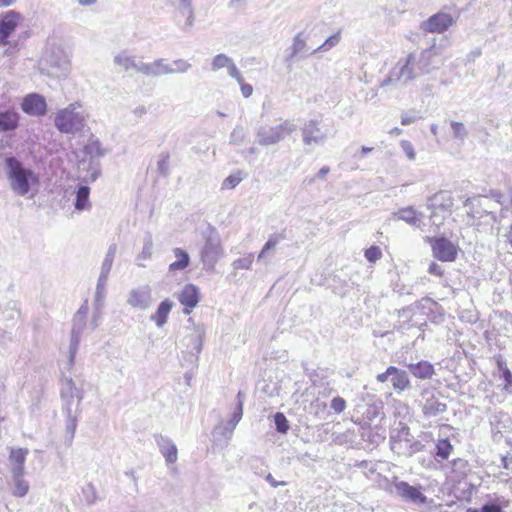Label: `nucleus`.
Returning a JSON list of instances; mask_svg holds the SVG:
<instances>
[{"label": "nucleus", "instance_id": "f257e3e1", "mask_svg": "<svg viewBox=\"0 0 512 512\" xmlns=\"http://www.w3.org/2000/svg\"><path fill=\"white\" fill-rule=\"evenodd\" d=\"M6 162L10 168V185L18 195H26L30 187L39 184L38 176L32 170L24 168L17 158L8 157Z\"/></svg>", "mask_w": 512, "mask_h": 512}, {"label": "nucleus", "instance_id": "f03ea898", "mask_svg": "<svg viewBox=\"0 0 512 512\" xmlns=\"http://www.w3.org/2000/svg\"><path fill=\"white\" fill-rule=\"evenodd\" d=\"M433 256L440 261L453 262L458 258L460 247L444 236L428 237Z\"/></svg>", "mask_w": 512, "mask_h": 512}, {"label": "nucleus", "instance_id": "7ed1b4c3", "mask_svg": "<svg viewBox=\"0 0 512 512\" xmlns=\"http://www.w3.org/2000/svg\"><path fill=\"white\" fill-rule=\"evenodd\" d=\"M75 106L60 111L55 118L56 127L64 133H71L83 125L84 118L76 113Z\"/></svg>", "mask_w": 512, "mask_h": 512}, {"label": "nucleus", "instance_id": "20e7f679", "mask_svg": "<svg viewBox=\"0 0 512 512\" xmlns=\"http://www.w3.org/2000/svg\"><path fill=\"white\" fill-rule=\"evenodd\" d=\"M415 61L416 56L414 53L408 54L403 61H398L385 80V83H393V81L401 78L405 80L414 79L416 76L414 68Z\"/></svg>", "mask_w": 512, "mask_h": 512}, {"label": "nucleus", "instance_id": "39448f33", "mask_svg": "<svg viewBox=\"0 0 512 512\" xmlns=\"http://www.w3.org/2000/svg\"><path fill=\"white\" fill-rule=\"evenodd\" d=\"M22 21V17L15 11L4 13L0 17V45L9 44V38Z\"/></svg>", "mask_w": 512, "mask_h": 512}, {"label": "nucleus", "instance_id": "423d86ee", "mask_svg": "<svg viewBox=\"0 0 512 512\" xmlns=\"http://www.w3.org/2000/svg\"><path fill=\"white\" fill-rule=\"evenodd\" d=\"M454 18L447 13H437L428 18L423 24V30L429 33H443L454 24Z\"/></svg>", "mask_w": 512, "mask_h": 512}, {"label": "nucleus", "instance_id": "0eeeda50", "mask_svg": "<svg viewBox=\"0 0 512 512\" xmlns=\"http://www.w3.org/2000/svg\"><path fill=\"white\" fill-rule=\"evenodd\" d=\"M20 108L27 115L43 116L47 111V104L44 97L32 93L23 98Z\"/></svg>", "mask_w": 512, "mask_h": 512}, {"label": "nucleus", "instance_id": "6e6552de", "mask_svg": "<svg viewBox=\"0 0 512 512\" xmlns=\"http://www.w3.org/2000/svg\"><path fill=\"white\" fill-rule=\"evenodd\" d=\"M199 288L194 284H187L178 295L179 302L184 306V313L189 315L199 305Z\"/></svg>", "mask_w": 512, "mask_h": 512}, {"label": "nucleus", "instance_id": "1a4fd4ad", "mask_svg": "<svg viewBox=\"0 0 512 512\" xmlns=\"http://www.w3.org/2000/svg\"><path fill=\"white\" fill-rule=\"evenodd\" d=\"M397 495L405 500L425 503L426 496L421 492L420 487H414L409 485L407 482L399 481L394 484Z\"/></svg>", "mask_w": 512, "mask_h": 512}, {"label": "nucleus", "instance_id": "9d476101", "mask_svg": "<svg viewBox=\"0 0 512 512\" xmlns=\"http://www.w3.org/2000/svg\"><path fill=\"white\" fill-rule=\"evenodd\" d=\"M303 142L306 145L319 144L324 135L321 133L316 121H309L302 129Z\"/></svg>", "mask_w": 512, "mask_h": 512}, {"label": "nucleus", "instance_id": "9b49d317", "mask_svg": "<svg viewBox=\"0 0 512 512\" xmlns=\"http://www.w3.org/2000/svg\"><path fill=\"white\" fill-rule=\"evenodd\" d=\"M27 448H12L9 461L12 465V473L24 472V463L28 455Z\"/></svg>", "mask_w": 512, "mask_h": 512}, {"label": "nucleus", "instance_id": "f8f14e48", "mask_svg": "<svg viewBox=\"0 0 512 512\" xmlns=\"http://www.w3.org/2000/svg\"><path fill=\"white\" fill-rule=\"evenodd\" d=\"M388 373H391V382L395 390L404 391L409 388L410 380L405 371L390 366L388 367Z\"/></svg>", "mask_w": 512, "mask_h": 512}, {"label": "nucleus", "instance_id": "ddd939ff", "mask_svg": "<svg viewBox=\"0 0 512 512\" xmlns=\"http://www.w3.org/2000/svg\"><path fill=\"white\" fill-rule=\"evenodd\" d=\"M172 308L173 302L170 299L163 300L159 304L156 312L151 316V320L154 321L158 327L164 326Z\"/></svg>", "mask_w": 512, "mask_h": 512}, {"label": "nucleus", "instance_id": "4468645a", "mask_svg": "<svg viewBox=\"0 0 512 512\" xmlns=\"http://www.w3.org/2000/svg\"><path fill=\"white\" fill-rule=\"evenodd\" d=\"M409 370L415 378L422 380L432 378L435 373L433 365L427 362V360H421L415 365H410Z\"/></svg>", "mask_w": 512, "mask_h": 512}, {"label": "nucleus", "instance_id": "2eb2a0df", "mask_svg": "<svg viewBox=\"0 0 512 512\" xmlns=\"http://www.w3.org/2000/svg\"><path fill=\"white\" fill-rule=\"evenodd\" d=\"M19 127V115L15 111L0 112V132L13 131Z\"/></svg>", "mask_w": 512, "mask_h": 512}, {"label": "nucleus", "instance_id": "dca6fc26", "mask_svg": "<svg viewBox=\"0 0 512 512\" xmlns=\"http://www.w3.org/2000/svg\"><path fill=\"white\" fill-rule=\"evenodd\" d=\"M447 410V405L439 401L438 398L432 396L428 398L422 407V412L426 417H434Z\"/></svg>", "mask_w": 512, "mask_h": 512}, {"label": "nucleus", "instance_id": "f3484780", "mask_svg": "<svg viewBox=\"0 0 512 512\" xmlns=\"http://www.w3.org/2000/svg\"><path fill=\"white\" fill-rule=\"evenodd\" d=\"M176 260L169 265L171 271H184L190 265L189 253L180 247L173 250Z\"/></svg>", "mask_w": 512, "mask_h": 512}, {"label": "nucleus", "instance_id": "a211bd4d", "mask_svg": "<svg viewBox=\"0 0 512 512\" xmlns=\"http://www.w3.org/2000/svg\"><path fill=\"white\" fill-rule=\"evenodd\" d=\"M127 302L133 308L145 309L148 306V294L141 290H132L127 298Z\"/></svg>", "mask_w": 512, "mask_h": 512}, {"label": "nucleus", "instance_id": "6ab92c4d", "mask_svg": "<svg viewBox=\"0 0 512 512\" xmlns=\"http://www.w3.org/2000/svg\"><path fill=\"white\" fill-rule=\"evenodd\" d=\"M24 472L18 471V473H12V479H14V490L12 494L16 497H23L28 493L29 485L23 479Z\"/></svg>", "mask_w": 512, "mask_h": 512}, {"label": "nucleus", "instance_id": "aec40b11", "mask_svg": "<svg viewBox=\"0 0 512 512\" xmlns=\"http://www.w3.org/2000/svg\"><path fill=\"white\" fill-rule=\"evenodd\" d=\"M396 216L398 219L403 220L410 225H416L421 220V214L412 207H406L398 210Z\"/></svg>", "mask_w": 512, "mask_h": 512}, {"label": "nucleus", "instance_id": "412c9836", "mask_svg": "<svg viewBox=\"0 0 512 512\" xmlns=\"http://www.w3.org/2000/svg\"><path fill=\"white\" fill-rule=\"evenodd\" d=\"M453 444L448 438H440L436 443V457L447 460L453 453Z\"/></svg>", "mask_w": 512, "mask_h": 512}, {"label": "nucleus", "instance_id": "4be33fe9", "mask_svg": "<svg viewBox=\"0 0 512 512\" xmlns=\"http://www.w3.org/2000/svg\"><path fill=\"white\" fill-rule=\"evenodd\" d=\"M160 451L167 463L174 464L177 461L178 450L172 441H164L160 446Z\"/></svg>", "mask_w": 512, "mask_h": 512}, {"label": "nucleus", "instance_id": "5701e85b", "mask_svg": "<svg viewBox=\"0 0 512 512\" xmlns=\"http://www.w3.org/2000/svg\"><path fill=\"white\" fill-rule=\"evenodd\" d=\"M90 188L82 186L79 188L76 195L75 208L79 211L90 209L91 203L89 201Z\"/></svg>", "mask_w": 512, "mask_h": 512}, {"label": "nucleus", "instance_id": "b1692460", "mask_svg": "<svg viewBox=\"0 0 512 512\" xmlns=\"http://www.w3.org/2000/svg\"><path fill=\"white\" fill-rule=\"evenodd\" d=\"M437 52L435 50V46H432L428 49H425L420 54V62L422 66L420 67L421 73H427L430 70V64L433 58L436 56Z\"/></svg>", "mask_w": 512, "mask_h": 512}, {"label": "nucleus", "instance_id": "393cba45", "mask_svg": "<svg viewBox=\"0 0 512 512\" xmlns=\"http://www.w3.org/2000/svg\"><path fill=\"white\" fill-rule=\"evenodd\" d=\"M289 131H290V128H288L285 124L279 125L278 127H276L274 129V132L270 137L265 138L263 140V143H265V144L276 143L279 140H281L285 136V134L289 133Z\"/></svg>", "mask_w": 512, "mask_h": 512}, {"label": "nucleus", "instance_id": "a878e982", "mask_svg": "<svg viewBox=\"0 0 512 512\" xmlns=\"http://www.w3.org/2000/svg\"><path fill=\"white\" fill-rule=\"evenodd\" d=\"M243 179L242 172L240 170L234 174H230L222 183L223 190H232L238 186Z\"/></svg>", "mask_w": 512, "mask_h": 512}, {"label": "nucleus", "instance_id": "bb28decb", "mask_svg": "<svg viewBox=\"0 0 512 512\" xmlns=\"http://www.w3.org/2000/svg\"><path fill=\"white\" fill-rule=\"evenodd\" d=\"M254 261V255L249 253L243 257H240L233 261V267L235 269H251Z\"/></svg>", "mask_w": 512, "mask_h": 512}, {"label": "nucleus", "instance_id": "cd10ccee", "mask_svg": "<svg viewBox=\"0 0 512 512\" xmlns=\"http://www.w3.org/2000/svg\"><path fill=\"white\" fill-rule=\"evenodd\" d=\"M277 429L280 433H287L289 431V420L282 413L278 412L274 416Z\"/></svg>", "mask_w": 512, "mask_h": 512}, {"label": "nucleus", "instance_id": "c85d7f7f", "mask_svg": "<svg viewBox=\"0 0 512 512\" xmlns=\"http://www.w3.org/2000/svg\"><path fill=\"white\" fill-rule=\"evenodd\" d=\"M232 60L224 54L216 55L212 60V69L217 70L223 67H229Z\"/></svg>", "mask_w": 512, "mask_h": 512}, {"label": "nucleus", "instance_id": "c756f323", "mask_svg": "<svg viewBox=\"0 0 512 512\" xmlns=\"http://www.w3.org/2000/svg\"><path fill=\"white\" fill-rule=\"evenodd\" d=\"M382 256V252L377 245H372L365 250V257L370 262H376Z\"/></svg>", "mask_w": 512, "mask_h": 512}, {"label": "nucleus", "instance_id": "7c9ffc66", "mask_svg": "<svg viewBox=\"0 0 512 512\" xmlns=\"http://www.w3.org/2000/svg\"><path fill=\"white\" fill-rule=\"evenodd\" d=\"M498 368L502 373V379L505 382V389H507L509 386L512 385V372L506 365L502 363H498Z\"/></svg>", "mask_w": 512, "mask_h": 512}, {"label": "nucleus", "instance_id": "2f4dec72", "mask_svg": "<svg viewBox=\"0 0 512 512\" xmlns=\"http://www.w3.org/2000/svg\"><path fill=\"white\" fill-rule=\"evenodd\" d=\"M331 408L336 413H342L346 409V401H345V399H343L342 397H339V396L334 397L331 400Z\"/></svg>", "mask_w": 512, "mask_h": 512}, {"label": "nucleus", "instance_id": "473e14b6", "mask_svg": "<svg viewBox=\"0 0 512 512\" xmlns=\"http://www.w3.org/2000/svg\"><path fill=\"white\" fill-rule=\"evenodd\" d=\"M428 273L437 277H443L445 272L440 264L435 261H432L428 267Z\"/></svg>", "mask_w": 512, "mask_h": 512}, {"label": "nucleus", "instance_id": "72a5a7b5", "mask_svg": "<svg viewBox=\"0 0 512 512\" xmlns=\"http://www.w3.org/2000/svg\"><path fill=\"white\" fill-rule=\"evenodd\" d=\"M115 62L122 66L124 69H128L132 66H134V63L133 61L131 60L130 57L128 56H125V55H118L115 57Z\"/></svg>", "mask_w": 512, "mask_h": 512}, {"label": "nucleus", "instance_id": "f704fd0d", "mask_svg": "<svg viewBox=\"0 0 512 512\" xmlns=\"http://www.w3.org/2000/svg\"><path fill=\"white\" fill-rule=\"evenodd\" d=\"M228 70L231 77L235 78L238 83H242L243 76L233 62L229 65Z\"/></svg>", "mask_w": 512, "mask_h": 512}, {"label": "nucleus", "instance_id": "c9c22d12", "mask_svg": "<svg viewBox=\"0 0 512 512\" xmlns=\"http://www.w3.org/2000/svg\"><path fill=\"white\" fill-rule=\"evenodd\" d=\"M340 38H341V35L340 33H336L332 36H330L323 44H322V47H324L325 49H329L331 48L332 46L336 45L339 41H340Z\"/></svg>", "mask_w": 512, "mask_h": 512}, {"label": "nucleus", "instance_id": "e433bc0d", "mask_svg": "<svg viewBox=\"0 0 512 512\" xmlns=\"http://www.w3.org/2000/svg\"><path fill=\"white\" fill-rule=\"evenodd\" d=\"M239 85L243 97L248 98L253 94V86L251 84H246L244 78L242 79V83Z\"/></svg>", "mask_w": 512, "mask_h": 512}, {"label": "nucleus", "instance_id": "4c0bfd02", "mask_svg": "<svg viewBox=\"0 0 512 512\" xmlns=\"http://www.w3.org/2000/svg\"><path fill=\"white\" fill-rule=\"evenodd\" d=\"M277 243H278V240H277L276 238H271V239H269V240L266 242V244L264 245V247H263L262 251L259 253V256H258V257H259V258H262V257L265 255V253H266L268 250H270V249L274 248V247L277 245Z\"/></svg>", "mask_w": 512, "mask_h": 512}, {"label": "nucleus", "instance_id": "58836bf2", "mask_svg": "<svg viewBox=\"0 0 512 512\" xmlns=\"http://www.w3.org/2000/svg\"><path fill=\"white\" fill-rule=\"evenodd\" d=\"M480 512H504L498 504H485L481 507Z\"/></svg>", "mask_w": 512, "mask_h": 512}, {"label": "nucleus", "instance_id": "ea45409f", "mask_svg": "<svg viewBox=\"0 0 512 512\" xmlns=\"http://www.w3.org/2000/svg\"><path fill=\"white\" fill-rule=\"evenodd\" d=\"M402 147L406 153V155L410 158V159H414L415 158V151H414V148L412 147V145L408 142V141H403L402 143Z\"/></svg>", "mask_w": 512, "mask_h": 512}, {"label": "nucleus", "instance_id": "a19ab883", "mask_svg": "<svg viewBox=\"0 0 512 512\" xmlns=\"http://www.w3.org/2000/svg\"><path fill=\"white\" fill-rule=\"evenodd\" d=\"M389 376H391V373H388V368H387L385 372L378 374L376 376V380H378L379 383H385Z\"/></svg>", "mask_w": 512, "mask_h": 512}, {"label": "nucleus", "instance_id": "79ce46f5", "mask_svg": "<svg viewBox=\"0 0 512 512\" xmlns=\"http://www.w3.org/2000/svg\"><path fill=\"white\" fill-rule=\"evenodd\" d=\"M328 173H329V167H327V166H323V167H321V168L319 169V171H318V176H319V177H325V176H327V175H328Z\"/></svg>", "mask_w": 512, "mask_h": 512}, {"label": "nucleus", "instance_id": "37998d69", "mask_svg": "<svg viewBox=\"0 0 512 512\" xmlns=\"http://www.w3.org/2000/svg\"><path fill=\"white\" fill-rule=\"evenodd\" d=\"M14 2L15 0H0V7H8Z\"/></svg>", "mask_w": 512, "mask_h": 512}, {"label": "nucleus", "instance_id": "c03bdc74", "mask_svg": "<svg viewBox=\"0 0 512 512\" xmlns=\"http://www.w3.org/2000/svg\"><path fill=\"white\" fill-rule=\"evenodd\" d=\"M506 237H507V241L509 242V244L512 246V224L510 225L509 229H508V232L506 234Z\"/></svg>", "mask_w": 512, "mask_h": 512}, {"label": "nucleus", "instance_id": "a18cd8bd", "mask_svg": "<svg viewBox=\"0 0 512 512\" xmlns=\"http://www.w3.org/2000/svg\"><path fill=\"white\" fill-rule=\"evenodd\" d=\"M82 5H92L96 3V0H79Z\"/></svg>", "mask_w": 512, "mask_h": 512}, {"label": "nucleus", "instance_id": "49530a36", "mask_svg": "<svg viewBox=\"0 0 512 512\" xmlns=\"http://www.w3.org/2000/svg\"><path fill=\"white\" fill-rule=\"evenodd\" d=\"M267 480L275 487L279 485L276 481L272 479V476H268Z\"/></svg>", "mask_w": 512, "mask_h": 512}, {"label": "nucleus", "instance_id": "de8ad7c7", "mask_svg": "<svg viewBox=\"0 0 512 512\" xmlns=\"http://www.w3.org/2000/svg\"><path fill=\"white\" fill-rule=\"evenodd\" d=\"M410 123V120L408 118L402 119L401 124L402 125H408Z\"/></svg>", "mask_w": 512, "mask_h": 512}, {"label": "nucleus", "instance_id": "09e8293b", "mask_svg": "<svg viewBox=\"0 0 512 512\" xmlns=\"http://www.w3.org/2000/svg\"><path fill=\"white\" fill-rule=\"evenodd\" d=\"M242 415V404L240 403L239 405V415H238V418H240Z\"/></svg>", "mask_w": 512, "mask_h": 512}, {"label": "nucleus", "instance_id": "8fccbe9b", "mask_svg": "<svg viewBox=\"0 0 512 512\" xmlns=\"http://www.w3.org/2000/svg\"><path fill=\"white\" fill-rule=\"evenodd\" d=\"M362 150L364 153H367V152L371 151V148L363 147Z\"/></svg>", "mask_w": 512, "mask_h": 512}, {"label": "nucleus", "instance_id": "3c124183", "mask_svg": "<svg viewBox=\"0 0 512 512\" xmlns=\"http://www.w3.org/2000/svg\"><path fill=\"white\" fill-rule=\"evenodd\" d=\"M468 512H480V510L475 509V508H469Z\"/></svg>", "mask_w": 512, "mask_h": 512}, {"label": "nucleus", "instance_id": "603ef678", "mask_svg": "<svg viewBox=\"0 0 512 512\" xmlns=\"http://www.w3.org/2000/svg\"><path fill=\"white\" fill-rule=\"evenodd\" d=\"M510 206H511V208H512V199L510 200Z\"/></svg>", "mask_w": 512, "mask_h": 512}, {"label": "nucleus", "instance_id": "864d4df0", "mask_svg": "<svg viewBox=\"0 0 512 512\" xmlns=\"http://www.w3.org/2000/svg\"><path fill=\"white\" fill-rule=\"evenodd\" d=\"M2 420H3V418H2V417H0V423L2 422Z\"/></svg>", "mask_w": 512, "mask_h": 512}]
</instances>
